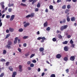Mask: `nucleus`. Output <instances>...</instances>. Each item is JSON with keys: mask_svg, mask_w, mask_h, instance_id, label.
Masks as SVG:
<instances>
[{"mask_svg": "<svg viewBox=\"0 0 77 77\" xmlns=\"http://www.w3.org/2000/svg\"><path fill=\"white\" fill-rule=\"evenodd\" d=\"M12 44V42L10 41H8V45L5 46L6 48H8V49H11V45Z\"/></svg>", "mask_w": 77, "mask_h": 77, "instance_id": "obj_1", "label": "nucleus"}, {"mask_svg": "<svg viewBox=\"0 0 77 77\" xmlns=\"http://www.w3.org/2000/svg\"><path fill=\"white\" fill-rule=\"evenodd\" d=\"M35 16V13H32L31 14H29L28 15L26 16V18H30V17H31V18H33V17H34Z\"/></svg>", "mask_w": 77, "mask_h": 77, "instance_id": "obj_2", "label": "nucleus"}, {"mask_svg": "<svg viewBox=\"0 0 77 77\" xmlns=\"http://www.w3.org/2000/svg\"><path fill=\"white\" fill-rule=\"evenodd\" d=\"M5 3L4 2H2L0 3V5L2 9H5V6L4 5Z\"/></svg>", "mask_w": 77, "mask_h": 77, "instance_id": "obj_3", "label": "nucleus"}, {"mask_svg": "<svg viewBox=\"0 0 77 77\" xmlns=\"http://www.w3.org/2000/svg\"><path fill=\"white\" fill-rule=\"evenodd\" d=\"M23 66H21V65H19V71L20 72H21L22 71H23V69H22V68Z\"/></svg>", "mask_w": 77, "mask_h": 77, "instance_id": "obj_4", "label": "nucleus"}, {"mask_svg": "<svg viewBox=\"0 0 77 77\" xmlns=\"http://www.w3.org/2000/svg\"><path fill=\"white\" fill-rule=\"evenodd\" d=\"M63 21H60V24H62V23H66V19H63Z\"/></svg>", "mask_w": 77, "mask_h": 77, "instance_id": "obj_5", "label": "nucleus"}, {"mask_svg": "<svg viewBox=\"0 0 77 77\" xmlns=\"http://www.w3.org/2000/svg\"><path fill=\"white\" fill-rule=\"evenodd\" d=\"M62 57V55L60 54H57L56 56V58L57 59H60Z\"/></svg>", "mask_w": 77, "mask_h": 77, "instance_id": "obj_6", "label": "nucleus"}, {"mask_svg": "<svg viewBox=\"0 0 77 77\" xmlns=\"http://www.w3.org/2000/svg\"><path fill=\"white\" fill-rule=\"evenodd\" d=\"M17 74V73L16 72H14L12 75V77H15V75Z\"/></svg>", "mask_w": 77, "mask_h": 77, "instance_id": "obj_7", "label": "nucleus"}, {"mask_svg": "<svg viewBox=\"0 0 77 77\" xmlns=\"http://www.w3.org/2000/svg\"><path fill=\"white\" fill-rule=\"evenodd\" d=\"M14 17H15V15H12L11 16L10 19V21H13Z\"/></svg>", "mask_w": 77, "mask_h": 77, "instance_id": "obj_8", "label": "nucleus"}, {"mask_svg": "<svg viewBox=\"0 0 77 77\" xmlns=\"http://www.w3.org/2000/svg\"><path fill=\"white\" fill-rule=\"evenodd\" d=\"M41 39H42V40L41 41V42L42 43L44 42V40H45V39H46V38H45V37H41Z\"/></svg>", "mask_w": 77, "mask_h": 77, "instance_id": "obj_9", "label": "nucleus"}, {"mask_svg": "<svg viewBox=\"0 0 77 77\" xmlns=\"http://www.w3.org/2000/svg\"><path fill=\"white\" fill-rule=\"evenodd\" d=\"M70 59L72 61H74L75 60V57L74 56H72L71 57Z\"/></svg>", "mask_w": 77, "mask_h": 77, "instance_id": "obj_10", "label": "nucleus"}, {"mask_svg": "<svg viewBox=\"0 0 77 77\" xmlns=\"http://www.w3.org/2000/svg\"><path fill=\"white\" fill-rule=\"evenodd\" d=\"M18 39V37H16L15 38V40L14 41V44H17V43Z\"/></svg>", "mask_w": 77, "mask_h": 77, "instance_id": "obj_11", "label": "nucleus"}, {"mask_svg": "<svg viewBox=\"0 0 77 77\" xmlns=\"http://www.w3.org/2000/svg\"><path fill=\"white\" fill-rule=\"evenodd\" d=\"M64 49L65 51H68V46H65L64 48Z\"/></svg>", "mask_w": 77, "mask_h": 77, "instance_id": "obj_12", "label": "nucleus"}, {"mask_svg": "<svg viewBox=\"0 0 77 77\" xmlns=\"http://www.w3.org/2000/svg\"><path fill=\"white\" fill-rule=\"evenodd\" d=\"M71 21H75V18L74 17H72L71 18Z\"/></svg>", "mask_w": 77, "mask_h": 77, "instance_id": "obj_13", "label": "nucleus"}, {"mask_svg": "<svg viewBox=\"0 0 77 77\" xmlns=\"http://www.w3.org/2000/svg\"><path fill=\"white\" fill-rule=\"evenodd\" d=\"M8 69L10 71H12L13 72V68L12 66H10L8 67Z\"/></svg>", "mask_w": 77, "mask_h": 77, "instance_id": "obj_14", "label": "nucleus"}, {"mask_svg": "<svg viewBox=\"0 0 77 77\" xmlns=\"http://www.w3.org/2000/svg\"><path fill=\"white\" fill-rule=\"evenodd\" d=\"M9 30L10 32H13L14 31V29L13 28H9Z\"/></svg>", "mask_w": 77, "mask_h": 77, "instance_id": "obj_15", "label": "nucleus"}, {"mask_svg": "<svg viewBox=\"0 0 77 77\" xmlns=\"http://www.w3.org/2000/svg\"><path fill=\"white\" fill-rule=\"evenodd\" d=\"M40 51L42 52L44 50V48H40L39 49Z\"/></svg>", "mask_w": 77, "mask_h": 77, "instance_id": "obj_16", "label": "nucleus"}, {"mask_svg": "<svg viewBox=\"0 0 77 77\" xmlns=\"http://www.w3.org/2000/svg\"><path fill=\"white\" fill-rule=\"evenodd\" d=\"M63 60L64 61H67L68 60V57H66L64 58Z\"/></svg>", "mask_w": 77, "mask_h": 77, "instance_id": "obj_17", "label": "nucleus"}, {"mask_svg": "<svg viewBox=\"0 0 77 77\" xmlns=\"http://www.w3.org/2000/svg\"><path fill=\"white\" fill-rule=\"evenodd\" d=\"M29 54H30V52L29 51L28 52H27V53H26L25 54V56L27 57L28 56H29Z\"/></svg>", "mask_w": 77, "mask_h": 77, "instance_id": "obj_18", "label": "nucleus"}, {"mask_svg": "<svg viewBox=\"0 0 77 77\" xmlns=\"http://www.w3.org/2000/svg\"><path fill=\"white\" fill-rule=\"evenodd\" d=\"M48 25V23L47 22H46L45 23H44V27H47Z\"/></svg>", "mask_w": 77, "mask_h": 77, "instance_id": "obj_19", "label": "nucleus"}, {"mask_svg": "<svg viewBox=\"0 0 77 77\" xmlns=\"http://www.w3.org/2000/svg\"><path fill=\"white\" fill-rule=\"evenodd\" d=\"M29 23H27L24 25V26L25 27H26L27 26H29Z\"/></svg>", "mask_w": 77, "mask_h": 77, "instance_id": "obj_20", "label": "nucleus"}, {"mask_svg": "<svg viewBox=\"0 0 77 77\" xmlns=\"http://www.w3.org/2000/svg\"><path fill=\"white\" fill-rule=\"evenodd\" d=\"M14 3H13V4H11H11H10V3H9L8 5V7H11V6H14Z\"/></svg>", "mask_w": 77, "mask_h": 77, "instance_id": "obj_21", "label": "nucleus"}, {"mask_svg": "<svg viewBox=\"0 0 77 77\" xmlns=\"http://www.w3.org/2000/svg\"><path fill=\"white\" fill-rule=\"evenodd\" d=\"M41 7V5L40 4V3H38L37 5V7L38 8H40Z\"/></svg>", "mask_w": 77, "mask_h": 77, "instance_id": "obj_22", "label": "nucleus"}, {"mask_svg": "<svg viewBox=\"0 0 77 77\" xmlns=\"http://www.w3.org/2000/svg\"><path fill=\"white\" fill-rule=\"evenodd\" d=\"M10 35H11L10 34H7V35L6 37H5V38L7 39V38H9V36H10Z\"/></svg>", "mask_w": 77, "mask_h": 77, "instance_id": "obj_23", "label": "nucleus"}, {"mask_svg": "<svg viewBox=\"0 0 77 77\" xmlns=\"http://www.w3.org/2000/svg\"><path fill=\"white\" fill-rule=\"evenodd\" d=\"M12 9L11 8H9L8 9V11L9 12H12Z\"/></svg>", "mask_w": 77, "mask_h": 77, "instance_id": "obj_24", "label": "nucleus"}, {"mask_svg": "<svg viewBox=\"0 0 77 77\" xmlns=\"http://www.w3.org/2000/svg\"><path fill=\"white\" fill-rule=\"evenodd\" d=\"M49 9H53V6L52 5H51L49 6Z\"/></svg>", "mask_w": 77, "mask_h": 77, "instance_id": "obj_25", "label": "nucleus"}, {"mask_svg": "<svg viewBox=\"0 0 77 77\" xmlns=\"http://www.w3.org/2000/svg\"><path fill=\"white\" fill-rule=\"evenodd\" d=\"M6 51L5 50H4L3 51V54H6Z\"/></svg>", "mask_w": 77, "mask_h": 77, "instance_id": "obj_26", "label": "nucleus"}, {"mask_svg": "<svg viewBox=\"0 0 77 77\" xmlns=\"http://www.w3.org/2000/svg\"><path fill=\"white\" fill-rule=\"evenodd\" d=\"M23 31V29L22 28L19 29V32H22Z\"/></svg>", "mask_w": 77, "mask_h": 77, "instance_id": "obj_27", "label": "nucleus"}, {"mask_svg": "<svg viewBox=\"0 0 77 77\" xmlns=\"http://www.w3.org/2000/svg\"><path fill=\"white\" fill-rule=\"evenodd\" d=\"M65 29V28H64V26H62L61 28V31H63V30Z\"/></svg>", "mask_w": 77, "mask_h": 77, "instance_id": "obj_28", "label": "nucleus"}, {"mask_svg": "<svg viewBox=\"0 0 77 77\" xmlns=\"http://www.w3.org/2000/svg\"><path fill=\"white\" fill-rule=\"evenodd\" d=\"M52 41L54 42H56V41H57V39H56V38H54L52 39Z\"/></svg>", "mask_w": 77, "mask_h": 77, "instance_id": "obj_29", "label": "nucleus"}, {"mask_svg": "<svg viewBox=\"0 0 77 77\" xmlns=\"http://www.w3.org/2000/svg\"><path fill=\"white\" fill-rule=\"evenodd\" d=\"M69 11V10L68 9H66L65 11V13L67 14Z\"/></svg>", "mask_w": 77, "mask_h": 77, "instance_id": "obj_30", "label": "nucleus"}, {"mask_svg": "<svg viewBox=\"0 0 77 77\" xmlns=\"http://www.w3.org/2000/svg\"><path fill=\"white\" fill-rule=\"evenodd\" d=\"M63 44H68V41H65L63 43Z\"/></svg>", "mask_w": 77, "mask_h": 77, "instance_id": "obj_31", "label": "nucleus"}, {"mask_svg": "<svg viewBox=\"0 0 77 77\" xmlns=\"http://www.w3.org/2000/svg\"><path fill=\"white\" fill-rule=\"evenodd\" d=\"M62 9H66V5H64L62 7Z\"/></svg>", "mask_w": 77, "mask_h": 77, "instance_id": "obj_32", "label": "nucleus"}, {"mask_svg": "<svg viewBox=\"0 0 77 77\" xmlns=\"http://www.w3.org/2000/svg\"><path fill=\"white\" fill-rule=\"evenodd\" d=\"M50 27H48V28H47L46 30H47V31H49V30H50Z\"/></svg>", "mask_w": 77, "mask_h": 77, "instance_id": "obj_33", "label": "nucleus"}, {"mask_svg": "<svg viewBox=\"0 0 77 77\" xmlns=\"http://www.w3.org/2000/svg\"><path fill=\"white\" fill-rule=\"evenodd\" d=\"M50 77H56V75L54 74H52L51 75Z\"/></svg>", "mask_w": 77, "mask_h": 77, "instance_id": "obj_34", "label": "nucleus"}, {"mask_svg": "<svg viewBox=\"0 0 77 77\" xmlns=\"http://www.w3.org/2000/svg\"><path fill=\"white\" fill-rule=\"evenodd\" d=\"M10 17H11V16L9 15H7L6 16V18H7V19H9V18H10Z\"/></svg>", "mask_w": 77, "mask_h": 77, "instance_id": "obj_35", "label": "nucleus"}, {"mask_svg": "<svg viewBox=\"0 0 77 77\" xmlns=\"http://www.w3.org/2000/svg\"><path fill=\"white\" fill-rule=\"evenodd\" d=\"M4 73H2L1 74V75H0V77H3L4 76Z\"/></svg>", "mask_w": 77, "mask_h": 77, "instance_id": "obj_36", "label": "nucleus"}, {"mask_svg": "<svg viewBox=\"0 0 77 77\" xmlns=\"http://www.w3.org/2000/svg\"><path fill=\"white\" fill-rule=\"evenodd\" d=\"M67 9H70L71 8V5H69L67 6Z\"/></svg>", "mask_w": 77, "mask_h": 77, "instance_id": "obj_37", "label": "nucleus"}, {"mask_svg": "<svg viewBox=\"0 0 77 77\" xmlns=\"http://www.w3.org/2000/svg\"><path fill=\"white\" fill-rule=\"evenodd\" d=\"M20 5L21 6H26V5L24 4L23 3H21Z\"/></svg>", "mask_w": 77, "mask_h": 77, "instance_id": "obj_38", "label": "nucleus"}, {"mask_svg": "<svg viewBox=\"0 0 77 77\" xmlns=\"http://www.w3.org/2000/svg\"><path fill=\"white\" fill-rule=\"evenodd\" d=\"M33 56H35V54H32L30 56V58H32Z\"/></svg>", "mask_w": 77, "mask_h": 77, "instance_id": "obj_39", "label": "nucleus"}, {"mask_svg": "<svg viewBox=\"0 0 77 77\" xmlns=\"http://www.w3.org/2000/svg\"><path fill=\"white\" fill-rule=\"evenodd\" d=\"M2 20L0 19V27H2Z\"/></svg>", "mask_w": 77, "mask_h": 77, "instance_id": "obj_40", "label": "nucleus"}, {"mask_svg": "<svg viewBox=\"0 0 77 77\" xmlns=\"http://www.w3.org/2000/svg\"><path fill=\"white\" fill-rule=\"evenodd\" d=\"M38 11H39V9H38V8H35V12H38Z\"/></svg>", "mask_w": 77, "mask_h": 77, "instance_id": "obj_41", "label": "nucleus"}, {"mask_svg": "<svg viewBox=\"0 0 77 77\" xmlns=\"http://www.w3.org/2000/svg\"><path fill=\"white\" fill-rule=\"evenodd\" d=\"M30 67H33V66H34V64L33 63H31L30 64Z\"/></svg>", "mask_w": 77, "mask_h": 77, "instance_id": "obj_42", "label": "nucleus"}, {"mask_svg": "<svg viewBox=\"0 0 77 77\" xmlns=\"http://www.w3.org/2000/svg\"><path fill=\"white\" fill-rule=\"evenodd\" d=\"M70 42L71 44H72L74 43V42H73V41H72V39L70 40Z\"/></svg>", "mask_w": 77, "mask_h": 77, "instance_id": "obj_43", "label": "nucleus"}, {"mask_svg": "<svg viewBox=\"0 0 77 77\" xmlns=\"http://www.w3.org/2000/svg\"><path fill=\"white\" fill-rule=\"evenodd\" d=\"M66 20L67 22H69L70 21V18H67Z\"/></svg>", "mask_w": 77, "mask_h": 77, "instance_id": "obj_44", "label": "nucleus"}, {"mask_svg": "<svg viewBox=\"0 0 77 77\" xmlns=\"http://www.w3.org/2000/svg\"><path fill=\"white\" fill-rule=\"evenodd\" d=\"M68 27V25H64V29H66Z\"/></svg>", "mask_w": 77, "mask_h": 77, "instance_id": "obj_45", "label": "nucleus"}, {"mask_svg": "<svg viewBox=\"0 0 77 77\" xmlns=\"http://www.w3.org/2000/svg\"><path fill=\"white\" fill-rule=\"evenodd\" d=\"M1 61L2 62H5V59H2L1 60Z\"/></svg>", "mask_w": 77, "mask_h": 77, "instance_id": "obj_46", "label": "nucleus"}, {"mask_svg": "<svg viewBox=\"0 0 77 77\" xmlns=\"http://www.w3.org/2000/svg\"><path fill=\"white\" fill-rule=\"evenodd\" d=\"M28 37V36H24L23 37V39H27V38Z\"/></svg>", "mask_w": 77, "mask_h": 77, "instance_id": "obj_47", "label": "nucleus"}, {"mask_svg": "<svg viewBox=\"0 0 77 77\" xmlns=\"http://www.w3.org/2000/svg\"><path fill=\"white\" fill-rule=\"evenodd\" d=\"M35 2H36V0H34L32 2V5H33V4H34L35 3Z\"/></svg>", "mask_w": 77, "mask_h": 77, "instance_id": "obj_48", "label": "nucleus"}, {"mask_svg": "<svg viewBox=\"0 0 77 77\" xmlns=\"http://www.w3.org/2000/svg\"><path fill=\"white\" fill-rule=\"evenodd\" d=\"M9 62H7L6 63V66H8V65H9Z\"/></svg>", "mask_w": 77, "mask_h": 77, "instance_id": "obj_49", "label": "nucleus"}, {"mask_svg": "<svg viewBox=\"0 0 77 77\" xmlns=\"http://www.w3.org/2000/svg\"><path fill=\"white\" fill-rule=\"evenodd\" d=\"M23 46L24 47H26L27 46V44H26V43H24L23 45Z\"/></svg>", "mask_w": 77, "mask_h": 77, "instance_id": "obj_50", "label": "nucleus"}, {"mask_svg": "<svg viewBox=\"0 0 77 77\" xmlns=\"http://www.w3.org/2000/svg\"><path fill=\"white\" fill-rule=\"evenodd\" d=\"M58 38L60 39H62V37L61 35H60L58 36Z\"/></svg>", "mask_w": 77, "mask_h": 77, "instance_id": "obj_51", "label": "nucleus"}, {"mask_svg": "<svg viewBox=\"0 0 77 77\" xmlns=\"http://www.w3.org/2000/svg\"><path fill=\"white\" fill-rule=\"evenodd\" d=\"M30 63H31V62L30 61H29L27 62V64L28 65H30Z\"/></svg>", "mask_w": 77, "mask_h": 77, "instance_id": "obj_52", "label": "nucleus"}, {"mask_svg": "<svg viewBox=\"0 0 77 77\" xmlns=\"http://www.w3.org/2000/svg\"><path fill=\"white\" fill-rule=\"evenodd\" d=\"M32 62L33 63H36V61L34 60H32Z\"/></svg>", "mask_w": 77, "mask_h": 77, "instance_id": "obj_53", "label": "nucleus"}, {"mask_svg": "<svg viewBox=\"0 0 77 77\" xmlns=\"http://www.w3.org/2000/svg\"><path fill=\"white\" fill-rule=\"evenodd\" d=\"M18 50L19 51V52H21V50L20 48H18Z\"/></svg>", "mask_w": 77, "mask_h": 77, "instance_id": "obj_54", "label": "nucleus"}, {"mask_svg": "<svg viewBox=\"0 0 77 77\" xmlns=\"http://www.w3.org/2000/svg\"><path fill=\"white\" fill-rule=\"evenodd\" d=\"M71 47H72V48H74V45L73 44H72Z\"/></svg>", "mask_w": 77, "mask_h": 77, "instance_id": "obj_55", "label": "nucleus"}, {"mask_svg": "<svg viewBox=\"0 0 77 77\" xmlns=\"http://www.w3.org/2000/svg\"><path fill=\"white\" fill-rule=\"evenodd\" d=\"M37 40H41V37H39L37 38Z\"/></svg>", "mask_w": 77, "mask_h": 77, "instance_id": "obj_56", "label": "nucleus"}, {"mask_svg": "<svg viewBox=\"0 0 77 77\" xmlns=\"http://www.w3.org/2000/svg\"><path fill=\"white\" fill-rule=\"evenodd\" d=\"M62 0H57V3H59L60 2H61Z\"/></svg>", "mask_w": 77, "mask_h": 77, "instance_id": "obj_57", "label": "nucleus"}, {"mask_svg": "<svg viewBox=\"0 0 77 77\" xmlns=\"http://www.w3.org/2000/svg\"><path fill=\"white\" fill-rule=\"evenodd\" d=\"M44 75H45V73L44 72H43L42 74V77H43V76H44Z\"/></svg>", "mask_w": 77, "mask_h": 77, "instance_id": "obj_58", "label": "nucleus"}, {"mask_svg": "<svg viewBox=\"0 0 77 77\" xmlns=\"http://www.w3.org/2000/svg\"><path fill=\"white\" fill-rule=\"evenodd\" d=\"M7 10H8V7H6L5 8L4 10L5 11H6Z\"/></svg>", "mask_w": 77, "mask_h": 77, "instance_id": "obj_59", "label": "nucleus"}, {"mask_svg": "<svg viewBox=\"0 0 77 77\" xmlns=\"http://www.w3.org/2000/svg\"><path fill=\"white\" fill-rule=\"evenodd\" d=\"M66 72H67V73H68V72H69V69H66Z\"/></svg>", "mask_w": 77, "mask_h": 77, "instance_id": "obj_60", "label": "nucleus"}, {"mask_svg": "<svg viewBox=\"0 0 77 77\" xmlns=\"http://www.w3.org/2000/svg\"><path fill=\"white\" fill-rule=\"evenodd\" d=\"M67 38H71V35H68Z\"/></svg>", "mask_w": 77, "mask_h": 77, "instance_id": "obj_61", "label": "nucleus"}, {"mask_svg": "<svg viewBox=\"0 0 77 77\" xmlns=\"http://www.w3.org/2000/svg\"><path fill=\"white\" fill-rule=\"evenodd\" d=\"M26 0H22V2H24L26 3Z\"/></svg>", "mask_w": 77, "mask_h": 77, "instance_id": "obj_62", "label": "nucleus"}, {"mask_svg": "<svg viewBox=\"0 0 77 77\" xmlns=\"http://www.w3.org/2000/svg\"><path fill=\"white\" fill-rule=\"evenodd\" d=\"M72 2L74 3H75L77 2V0H72Z\"/></svg>", "mask_w": 77, "mask_h": 77, "instance_id": "obj_63", "label": "nucleus"}, {"mask_svg": "<svg viewBox=\"0 0 77 77\" xmlns=\"http://www.w3.org/2000/svg\"><path fill=\"white\" fill-rule=\"evenodd\" d=\"M45 12H48V9L47 8H46L45 10Z\"/></svg>", "mask_w": 77, "mask_h": 77, "instance_id": "obj_64", "label": "nucleus"}]
</instances>
